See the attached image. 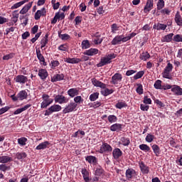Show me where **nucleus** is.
I'll use <instances>...</instances> for the list:
<instances>
[{"label":"nucleus","instance_id":"f257e3e1","mask_svg":"<svg viewBox=\"0 0 182 182\" xmlns=\"http://www.w3.org/2000/svg\"><path fill=\"white\" fill-rule=\"evenodd\" d=\"M136 35H137V33H132L125 37L123 35L117 36L112 39L111 43H112V45H119V44H120L121 42L124 43V42H127V41H130V39H132V38H134V36H136Z\"/></svg>","mask_w":182,"mask_h":182},{"label":"nucleus","instance_id":"f03ea898","mask_svg":"<svg viewBox=\"0 0 182 182\" xmlns=\"http://www.w3.org/2000/svg\"><path fill=\"white\" fill-rule=\"evenodd\" d=\"M116 56L114 54H109L105 55V57L101 58V61L97 64L98 68H102V66H105L106 65H109V63H112V59H114Z\"/></svg>","mask_w":182,"mask_h":182},{"label":"nucleus","instance_id":"7ed1b4c3","mask_svg":"<svg viewBox=\"0 0 182 182\" xmlns=\"http://www.w3.org/2000/svg\"><path fill=\"white\" fill-rule=\"evenodd\" d=\"M43 102H41V109H46L48 106L53 103V99L46 94L42 95Z\"/></svg>","mask_w":182,"mask_h":182},{"label":"nucleus","instance_id":"20e7f679","mask_svg":"<svg viewBox=\"0 0 182 182\" xmlns=\"http://www.w3.org/2000/svg\"><path fill=\"white\" fill-rule=\"evenodd\" d=\"M62 110V107L59 105H54L49 107L47 110H46L45 116H49L52 114V113H55V112H60Z\"/></svg>","mask_w":182,"mask_h":182},{"label":"nucleus","instance_id":"39448f33","mask_svg":"<svg viewBox=\"0 0 182 182\" xmlns=\"http://www.w3.org/2000/svg\"><path fill=\"white\" fill-rule=\"evenodd\" d=\"M77 107V104L75 102H70L63 109V113L66 114V113H70L71 112H73Z\"/></svg>","mask_w":182,"mask_h":182},{"label":"nucleus","instance_id":"423d86ee","mask_svg":"<svg viewBox=\"0 0 182 182\" xmlns=\"http://www.w3.org/2000/svg\"><path fill=\"white\" fill-rule=\"evenodd\" d=\"M113 149L112 148V146H110L107 143H104L100 146V149L99 150V153L103 154V153H110Z\"/></svg>","mask_w":182,"mask_h":182},{"label":"nucleus","instance_id":"0eeeda50","mask_svg":"<svg viewBox=\"0 0 182 182\" xmlns=\"http://www.w3.org/2000/svg\"><path fill=\"white\" fill-rule=\"evenodd\" d=\"M123 79V76L120 73H115L112 77V80L111 83L112 85H119L122 82V80Z\"/></svg>","mask_w":182,"mask_h":182},{"label":"nucleus","instance_id":"6e6552de","mask_svg":"<svg viewBox=\"0 0 182 182\" xmlns=\"http://www.w3.org/2000/svg\"><path fill=\"white\" fill-rule=\"evenodd\" d=\"M14 80L16 83H19L20 85H25L26 82H28V77L23 75H18L14 77Z\"/></svg>","mask_w":182,"mask_h":182},{"label":"nucleus","instance_id":"1a4fd4ad","mask_svg":"<svg viewBox=\"0 0 182 182\" xmlns=\"http://www.w3.org/2000/svg\"><path fill=\"white\" fill-rule=\"evenodd\" d=\"M18 18H19V14L16 12H14L12 14L11 21L6 23L7 26H14V25H15V23L18 22Z\"/></svg>","mask_w":182,"mask_h":182},{"label":"nucleus","instance_id":"9d476101","mask_svg":"<svg viewBox=\"0 0 182 182\" xmlns=\"http://www.w3.org/2000/svg\"><path fill=\"white\" fill-rule=\"evenodd\" d=\"M54 100L55 103H59L60 105H63V103H68L69 102V100L63 95L55 96Z\"/></svg>","mask_w":182,"mask_h":182},{"label":"nucleus","instance_id":"9b49d317","mask_svg":"<svg viewBox=\"0 0 182 182\" xmlns=\"http://www.w3.org/2000/svg\"><path fill=\"white\" fill-rule=\"evenodd\" d=\"M139 168L142 173V174H149L150 172V168L144 164V162L141 161L139 163Z\"/></svg>","mask_w":182,"mask_h":182},{"label":"nucleus","instance_id":"f8f14e48","mask_svg":"<svg viewBox=\"0 0 182 182\" xmlns=\"http://www.w3.org/2000/svg\"><path fill=\"white\" fill-rule=\"evenodd\" d=\"M80 90V88L75 87V88H70L68 90L67 93L70 97H75V96H77L79 95V92Z\"/></svg>","mask_w":182,"mask_h":182},{"label":"nucleus","instance_id":"ddd939ff","mask_svg":"<svg viewBox=\"0 0 182 182\" xmlns=\"http://www.w3.org/2000/svg\"><path fill=\"white\" fill-rule=\"evenodd\" d=\"M154 2V1L153 0H147L146 4L144 9V14H147L148 12H150L151 9H153Z\"/></svg>","mask_w":182,"mask_h":182},{"label":"nucleus","instance_id":"4468645a","mask_svg":"<svg viewBox=\"0 0 182 182\" xmlns=\"http://www.w3.org/2000/svg\"><path fill=\"white\" fill-rule=\"evenodd\" d=\"M171 92H173V93L176 96H182V88L178 85H173Z\"/></svg>","mask_w":182,"mask_h":182},{"label":"nucleus","instance_id":"2eb2a0df","mask_svg":"<svg viewBox=\"0 0 182 182\" xmlns=\"http://www.w3.org/2000/svg\"><path fill=\"white\" fill-rule=\"evenodd\" d=\"M50 145V143L49 141H46L44 142L41 143L39 145H38L36 148V150H45V149L49 148V146Z\"/></svg>","mask_w":182,"mask_h":182},{"label":"nucleus","instance_id":"dca6fc26","mask_svg":"<svg viewBox=\"0 0 182 182\" xmlns=\"http://www.w3.org/2000/svg\"><path fill=\"white\" fill-rule=\"evenodd\" d=\"M32 4H33V2H30L28 4L25 5L20 11L19 14H21V15H25V14H28L29 9L32 8Z\"/></svg>","mask_w":182,"mask_h":182},{"label":"nucleus","instance_id":"f3484780","mask_svg":"<svg viewBox=\"0 0 182 182\" xmlns=\"http://www.w3.org/2000/svg\"><path fill=\"white\" fill-rule=\"evenodd\" d=\"M122 154L123 152L119 148L114 149L112 151V156L115 160H117V159L122 157Z\"/></svg>","mask_w":182,"mask_h":182},{"label":"nucleus","instance_id":"a211bd4d","mask_svg":"<svg viewBox=\"0 0 182 182\" xmlns=\"http://www.w3.org/2000/svg\"><path fill=\"white\" fill-rule=\"evenodd\" d=\"M92 83L94 86H96V87H101V89H105V87H106V84L96 80L95 78L92 80Z\"/></svg>","mask_w":182,"mask_h":182},{"label":"nucleus","instance_id":"6ab92c4d","mask_svg":"<svg viewBox=\"0 0 182 182\" xmlns=\"http://www.w3.org/2000/svg\"><path fill=\"white\" fill-rule=\"evenodd\" d=\"M97 53H99V50L96 48H90L84 52V55L87 56H94V55H97Z\"/></svg>","mask_w":182,"mask_h":182},{"label":"nucleus","instance_id":"aec40b11","mask_svg":"<svg viewBox=\"0 0 182 182\" xmlns=\"http://www.w3.org/2000/svg\"><path fill=\"white\" fill-rule=\"evenodd\" d=\"M46 15V10H45V8H43L41 10H38L36 13L35 14V19L38 21V19H41V16Z\"/></svg>","mask_w":182,"mask_h":182},{"label":"nucleus","instance_id":"412c9836","mask_svg":"<svg viewBox=\"0 0 182 182\" xmlns=\"http://www.w3.org/2000/svg\"><path fill=\"white\" fill-rule=\"evenodd\" d=\"M83 179L85 182H90V178L89 177V171L85 168L81 171Z\"/></svg>","mask_w":182,"mask_h":182},{"label":"nucleus","instance_id":"4be33fe9","mask_svg":"<svg viewBox=\"0 0 182 182\" xmlns=\"http://www.w3.org/2000/svg\"><path fill=\"white\" fill-rule=\"evenodd\" d=\"M38 76L42 79V80H45V79L48 77V71L45 69L39 70Z\"/></svg>","mask_w":182,"mask_h":182},{"label":"nucleus","instance_id":"5701e85b","mask_svg":"<svg viewBox=\"0 0 182 182\" xmlns=\"http://www.w3.org/2000/svg\"><path fill=\"white\" fill-rule=\"evenodd\" d=\"M31 105L27 104L24 107L21 108L17 109L16 111H14V114H20V113H22V112H25V110H28L29 107H31Z\"/></svg>","mask_w":182,"mask_h":182},{"label":"nucleus","instance_id":"b1692460","mask_svg":"<svg viewBox=\"0 0 182 182\" xmlns=\"http://www.w3.org/2000/svg\"><path fill=\"white\" fill-rule=\"evenodd\" d=\"M65 62H67V63H79V62H82V60L80 58H67L65 59Z\"/></svg>","mask_w":182,"mask_h":182},{"label":"nucleus","instance_id":"393cba45","mask_svg":"<svg viewBox=\"0 0 182 182\" xmlns=\"http://www.w3.org/2000/svg\"><path fill=\"white\" fill-rule=\"evenodd\" d=\"M122 124H114L110 127L111 132H120L122 130Z\"/></svg>","mask_w":182,"mask_h":182},{"label":"nucleus","instance_id":"a878e982","mask_svg":"<svg viewBox=\"0 0 182 182\" xmlns=\"http://www.w3.org/2000/svg\"><path fill=\"white\" fill-rule=\"evenodd\" d=\"M65 79V75L63 74H57L51 78V82H59Z\"/></svg>","mask_w":182,"mask_h":182},{"label":"nucleus","instance_id":"bb28decb","mask_svg":"<svg viewBox=\"0 0 182 182\" xmlns=\"http://www.w3.org/2000/svg\"><path fill=\"white\" fill-rule=\"evenodd\" d=\"M28 97V92L25 90H21L18 94V100H25Z\"/></svg>","mask_w":182,"mask_h":182},{"label":"nucleus","instance_id":"cd10ccee","mask_svg":"<svg viewBox=\"0 0 182 182\" xmlns=\"http://www.w3.org/2000/svg\"><path fill=\"white\" fill-rule=\"evenodd\" d=\"M26 2H28V0H22L21 1L16 3L11 7V9H12V10L18 9V8H21V6H22V5H24V4H26Z\"/></svg>","mask_w":182,"mask_h":182},{"label":"nucleus","instance_id":"c85d7f7f","mask_svg":"<svg viewBox=\"0 0 182 182\" xmlns=\"http://www.w3.org/2000/svg\"><path fill=\"white\" fill-rule=\"evenodd\" d=\"M151 148L155 156H156V157H159V156H160L161 153V151H160V147L157 144H154L152 145Z\"/></svg>","mask_w":182,"mask_h":182},{"label":"nucleus","instance_id":"c756f323","mask_svg":"<svg viewBox=\"0 0 182 182\" xmlns=\"http://www.w3.org/2000/svg\"><path fill=\"white\" fill-rule=\"evenodd\" d=\"M175 21L178 26H182V18L180 12L177 11L175 16Z\"/></svg>","mask_w":182,"mask_h":182},{"label":"nucleus","instance_id":"7c9ffc66","mask_svg":"<svg viewBox=\"0 0 182 182\" xmlns=\"http://www.w3.org/2000/svg\"><path fill=\"white\" fill-rule=\"evenodd\" d=\"M173 36V33H169L166 36H164L161 38V42H171Z\"/></svg>","mask_w":182,"mask_h":182},{"label":"nucleus","instance_id":"2f4dec72","mask_svg":"<svg viewBox=\"0 0 182 182\" xmlns=\"http://www.w3.org/2000/svg\"><path fill=\"white\" fill-rule=\"evenodd\" d=\"M166 28H167V25L162 23H158L154 26V29H156V31H165Z\"/></svg>","mask_w":182,"mask_h":182},{"label":"nucleus","instance_id":"473e14b6","mask_svg":"<svg viewBox=\"0 0 182 182\" xmlns=\"http://www.w3.org/2000/svg\"><path fill=\"white\" fill-rule=\"evenodd\" d=\"M112 93H113V90H109V88L105 87L101 90V94L103 96H109V95H112Z\"/></svg>","mask_w":182,"mask_h":182},{"label":"nucleus","instance_id":"72a5a7b5","mask_svg":"<svg viewBox=\"0 0 182 182\" xmlns=\"http://www.w3.org/2000/svg\"><path fill=\"white\" fill-rule=\"evenodd\" d=\"M48 34H46V35L41 39V49H43V48H45V47L46 46V45L48 44Z\"/></svg>","mask_w":182,"mask_h":182},{"label":"nucleus","instance_id":"f704fd0d","mask_svg":"<svg viewBox=\"0 0 182 182\" xmlns=\"http://www.w3.org/2000/svg\"><path fill=\"white\" fill-rule=\"evenodd\" d=\"M86 161H88L90 164H95L97 162L96 157L93 156H88L85 158Z\"/></svg>","mask_w":182,"mask_h":182},{"label":"nucleus","instance_id":"c9c22d12","mask_svg":"<svg viewBox=\"0 0 182 182\" xmlns=\"http://www.w3.org/2000/svg\"><path fill=\"white\" fill-rule=\"evenodd\" d=\"M58 36L62 41H68V39H70V36H69L67 33L62 34L60 32L58 31Z\"/></svg>","mask_w":182,"mask_h":182},{"label":"nucleus","instance_id":"e433bc0d","mask_svg":"<svg viewBox=\"0 0 182 182\" xmlns=\"http://www.w3.org/2000/svg\"><path fill=\"white\" fill-rule=\"evenodd\" d=\"M139 149L142 151H145V153H147V151H150V146H149L147 144H142L139 145Z\"/></svg>","mask_w":182,"mask_h":182},{"label":"nucleus","instance_id":"4c0bfd02","mask_svg":"<svg viewBox=\"0 0 182 182\" xmlns=\"http://www.w3.org/2000/svg\"><path fill=\"white\" fill-rule=\"evenodd\" d=\"M141 60H147V59H150V54L147 52L142 53L140 55Z\"/></svg>","mask_w":182,"mask_h":182},{"label":"nucleus","instance_id":"58836bf2","mask_svg":"<svg viewBox=\"0 0 182 182\" xmlns=\"http://www.w3.org/2000/svg\"><path fill=\"white\" fill-rule=\"evenodd\" d=\"M74 102L75 105H80L83 103V98H82V96L76 95V97H74Z\"/></svg>","mask_w":182,"mask_h":182},{"label":"nucleus","instance_id":"ea45409f","mask_svg":"<svg viewBox=\"0 0 182 182\" xmlns=\"http://www.w3.org/2000/svg\"><path fill=\"white\" fill-rule=\"evenodd\" d=\"M81 46L82 49H89L90 48V43L87 40L82 41Z\"/></svg>","mask_w":182,"mask_h":182},{"label":"nucleus","instance_id":"a19ab883","mask_svg":"<svg viewBox=\"0 0 182 182\" xmlns=\"http://www.w3.org/2000/svg\"><path fill=\"white\" fill-rule=\"evenodd\" d=\"M36 55L40 62L45 63V58L42 55V53H41V50H36Z\"/></svg>","mask_w":182,"mask_h":182},{"label":"nucleus","instance_id":"79ce46f5","mask_svg":"<svg viewBox=\"0 0 182 182\" xmlns=\"http://www.w3.org/2000/svg\"><path fill=\"white\" fill-rule=\"evenodd\" d=\"M9 161H11V157L6 156H0V163H8Z\"/></svg>","mask_w":182,"mask_h":182},{"label":"nucleus","instance_id":"37998d69","mask_svg":"<svg viewBox=\"0 0 182 182\" xmlns=\"http://www.w3.org/2000/svg\"><path fill=\"white\" fill-rule=\"evenodd\" d=\"M127 107V104H126L124 102H118L115 105V107L117 109H123V107Z\"/></svg>","mask_w":182,"mask_h":182},{"label":"nucleus","instance_id":"c03bdc74","mask_svg":"<svg viewBox=\"0 0 182 182\" xmlns=\"http://www.w3.org/2000/svg\"><path fill=\"white\" fill-rule=\"evenodd\" d=\"M134 171L133 169H127L126 171V177L127 180H130L133 177V172Z\"/></svg>","mask_w":182,"mask_h":182},{"label":"nucleus","instance_id":"a18cd8bd","mask_svg":"<svg viewBox=\"0 0 182 182\" xmlns=\"http://www.w3.org/2000/svg\"><path fill=\"white\" fill-rule=\"evenodd\" d=\"M26 141H28V139L25 137H21L18 139V143L20 146H26Z\"/></svg>","mask_w":182,"mask_h":182},{"label":"nucleus","instance_id":"49530a36","mask_svg":"<svg viewBox=\"0 0 182 182\" xmlns=\"http://www.w3.org/2000/svg\"><path fill=\"white\" fill-rule=\"evenodd\" d=\"M144 75V71L141 70L138 72L134 76V79L135 80H137V79H141V77H143V76Z\"/></svg>","mask_w":182,"mask_h":182},{"label":"nucleus","instance_id":"de8ad7c7","mask_svg":"<svg viewBox=\"0 0 182 182\" xmlns=\"http://www.w3.org/2000/svg\"><path fill=\"white\" fill-rule=\"evenodd\" d=\"M98 98H99V92H95L90 95V100H91V102H95V100H97Z\"/></svg>","mask_w":182,"mask_h":182},{"label":"nucleus","instance_id":"09e8293b","mask_svg":"<svg viewBox=\"0 0 182 182\" xmlns=\"http://www.w3.org/2000/svg\"><path fill=\"white\" fill-rule=\"evenodd\" d=\"M121 143L123 146H129V144H130V139L126 137H122L121 138Z\"/></svg>","mask_w":182,"mask_h":182},{"label":"nucleus","instance_id":"8fccbe9b","mask_svg":"<svg viewBox=\"0 0 182 182\" xmlns=\"http://www.w3.org/2000/svg\"><path fill=\"white\" fill-rule=\"evenodd\" d=\"M16 158L18 160H23V159H26V153H25V152L17 153Z\"/></svg>","mask_w":182,"mask_h":182},{"label":"nucleus","instance_id":"3c124183","mask_svg":"<svg viewBox=\"0 0 182 182\" xmlns=\"http://www.w3.org/2000/svg\"><path fill=\"white\" fill-rule=\"evenodd\" d=\"M108 122L109 123H116V122H117V117H116L115 115L108 116Z\"/></svg>","mask_w":182,"mask_h":182},{"label":"nucleus","instance_id":"603ef678","mask_svg":"<svg viewBox=\"0 0 182 182\" xmlns=\"http://www.w3.org/2000/svg\"><path fill=\"white\" fill-rule=\"evenodd\" d=\"M164 8V0H159L157 3V9L160 11Z\"/></svg>","mask_w":182,"mask_h":182},{"label":"nucleus","instance_id":"864d4df0","mask_svg":"<svg viewBox=\"0 0 182 182\" xmlns=\"http://www.w3.org/2000/svg\"><path fill=\"white\" fill-rule=\"evenodd\" d=\"M117 31H119V26H117V24L113 23L111 26V32L112 33H116V32H117Z\"/></svg>","mask_w":182,"mask_h":182},{"label":"nucleus","instance_id":"5fc2aeb1","mask_svg":"<svg viewBox=\"0 0 182 182\" xmlns=\"http://www.w3.org/2000/svg\"><path fill=\"white\" fill-rule=\"evenodd\" d=\"M100 106H102V102L99 101L95 102L90 105V107H93L94 109H97V107H100Z\"/></svg>","mask_w":182,"mask_h":182},{"label":"nucleus","instance_id":"6e6d98bb","mask_svg":"<svg viewBox=\"0 0 182 182\" xmlns=\"http://www.w3.org/2000/svg\"><path fill=\"white\" fill-rule=\"evenodd\" d=\"M154 140V136L150 134H148L146 137V141H147V143H151V141H153Z\"/></svg>","mask_w":182,"mask_h":182},{"label":"nucleus","instance_id":"4d7b16f0","mask_svg":"<svg viewBox=\"0 0 182 182\" xmlns=\"http://www.w3.org/2000/svg\"><path fill=\"white\" fill-rule=\"evenodd\" d=\"M173 70V64L168 63L164 69L165 72H171Z\"/></svg>","mask_w":182,"mask_h":182},{"label":"nucleus","instance_id":"13d9d810","mask_svg":"<svg viewBox=\"0 0 182 182\" xmlns=\"http://www.w3.org/2000/svg\"><path fill=\"white\" fill-rule=\"evenodd\" d=\"M155 89H161V80H158L155 82L154 85Z\"/></svg>","mask_w":182,"mask_h":182},{"label":"nucleus","instance_id":"bf43d9fd","mask_svg":"<svg viewBox=\"0 0 182 182\" xmlns=\"http://www.w3.org/2000/svg\"><path fill=\"white\" fill-rule=\"evenodd\" d=\"M173 41L175 42H182V36L177 34L173 37Z\"/></svg>","mask_w":182,"mask_h":182},{"label":"nucleus","instance_id":"052dcab7","mask_svg":"<svg viewBox=\"0 0 182 182\" xmlns=\"http://www.w3.org/2000/svg\"><path fill=\"white\" fill-rule=\"evenodd\" d=\"M136 92L139 93V95H143V85L139 84L138 87L136 88Z\"/></svg>","mask_w":182,"mask_h":182},{"label":"nucleus","instance_id":"680f3d73","mask_svg":"<svg viewBox=\"0 0 182 182\" xmlns=\"http://www.w3.org/2000/svg\"><path fill=\"white\" fill-rule=\"evenodd\" d=\"M12 58H14V53H10L4 55L3 57V60H9V59H12Z\"/></svg>","mask_w":182,"mask_h":182},{"label":"nucleus","instance_id":"e2e57ef3","mask_svg":"<svg viewBox=\"0 0 182 182\" xmlns=\"http://www.w3.org/2000/svg\"><path fill=\"white\" fill-rule=\"evenodd\" d=\"M59 50H62L63 52H66L68 50V46L66 44H63L58 47Z\"/></svg>","mask_w":182,"mask_h":182},{"label":"nucleus","instance_id":"0e129e2a","mask_svg":"<svg viewBox=\"0 0 182 182\" xmlns=\"http://www.w3.org/2000/svg\"><path fill=\"white\" fill-rule=\"evenodd\" d=\"M14 31H15V27L7 28L6 29V33H4V35H9V33H11V32H14Z\"/></svg>","mask_w":182,"mask_h":182},{"label":"nucleus","instance_id":"69168bd1","mask_svg":"<svg viewBox=\"0 0 182 182\" xmlns=\"http://www.w3.org/2000/svg\"><path fill=\"white\" fill-rule=\"evenodd\" d=\"M155 103L156 105H157L159 106V107L161 108V107H164L166 105H164V103H163L161 101H160L159 100H155Z\"/></svg>","mask_w":182,"mask_h":182},{"label":"nucleus","instance_id":"338daca9","mask_svg":"<svg viewBox=\"0 0 182 182\" xmlns=\"http://www.w3.org/2000/svg\"><path fill=\"white\" fill-rule=\"evenodd\" d=\"M103 174V169L102 168H97L95 171L96 176H102Z\"/></svg>","mask_w":182,"mask_h":182},{"label":"nucleus","instance_id":"774afa93","mask_svg":"<svg viewBox=\"0 0 182 182\" xmlns=\"http://www.w3.org/2000/svg\"><path fill=\"white\" fill-rule=\"evenodd\" d=\"M144 105H151V99L148 98L147 97H144Z\"/></svg>","mask_w":182,"mask_h":182}]
</instances>
